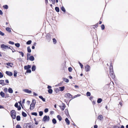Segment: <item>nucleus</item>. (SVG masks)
I'll return each instance as SVG.
<instances>
[{"mask_svg": "<svg viewBox=\"0 0 128 128\" xmlns=\"http://www.w3.org/2000/svg\"><path fill=\"white\" fill-rule=\"evenodd\" d=\"M36 104V101L34 99H32V102L30 105V110H32L34 109Z\"/></svg>", "mask_w": 128, "mask_h": 128, "instance_id": "obj_1", "label": "nucleus"}, {"mask_svg": "<svg viewBox=\"0 0 128 128\" xmlns=\"http://www.w3.org/2000/svg\"><path fill=\"white\" fill-rule=\"evenodd\" d=\"M24 128H34L33 126H32V123L31 122L26 123L24 124Z\"/></svg>", "mask_w": 128, "mask_h": 128, "instance_id": "obj_2", "label": "nucleus"}, {"mask_svg": "<svg viewBox=\"0 0 128 128\" xmlns=\"http://www.w3.org/2000/svg\"><path fill=\"white\" fill-rule=\"evenodd\" d=\"M11 114V116L12 118L14 119H15L16 118V112L15 110H12L10 112Z\"/></svg>", "mask_w": 128, "mask_h": 128, "instance_id": "obj_3", "label": "nucleus"}, {"mask_svg": "<svg viewBox=\"0 0 128 128\" xmlns=\"http://www.w3.org/2000/svg\"><path fill=\"white\" fill-rule=\"evenodd\" d=\"M50 119V118L48 116L45 115L44 117L42 120V121L46 122V121L48 122Z\"/></svg>", "mask_w": 128, "mask_h": 128, "instance_id": "obj_4", "label": "nucleus"}, {"mask_svg": "<svg viewBox=\"0 0 128 128\" xmlns=\"http://www.w3.org/2000/svg\"><path fill=\"white\" fill-rule=\"evenodd\" d=\"M1 48H2L5 49L10 48V47H9L8 46L4 44H2L1 45Z\"/></svg>", "mask_w": 128, "mask_h": 128, "instance_id": "obj_5", "label": "nucleus"}, {"mask_svg": "<svg viewBox=\"0 0 128 128\" xmlns=\"http://www.w3.org/2000/svg\"><path fill=\"white\" fill-rule=\"evenodd\" d=\"M110 76L112 78H115V75L113 71V69H111L110 71Z\"/></svg>", "mask_w": 128, "mask_h": 128, "instance_id": "obj_6", "label": "nucleus"}, {"mask_svg": "<svg viewBox=\"0 0 128 128\" xmlns=\"http://www.w3.org/2000/svg\"><path fill=\"white\" fill-rule=\"evenodd\" d=\"M64 96L66 98H72V96L70 93H67L66 94L64 95Z\"/></svg>", "mask_w": 128, "mask_h": 128, "instance_id": "obj_7", "label": "nucleus"}, {"mask_svg": "<svg viewBox=\"0 0 128 128\" xmlns=\"http://www.w3.org/2000/svg\"><path fill=\"white\" fill-rule=\"evenodd\" d=\"M85 70L86 72L90 71V66L88 65H86L85 67Z\"/></svg>", "mask_w": 128, "mask_h": 128, "instance_id": "obj_8", "label": "nucleus"}, {"mask_svg": "<svg viewBox=\"0 0 128 128\" xmlns=\"http://www.w3.org/2000/svg\"><path fill=\"white\" fill-rule=\"evenodd\" d=\"M46 37L47 40L48 42H50L51 39V36L50 34H48L46 35Z\"/></svg>", "mask_w": 128, "mask_h": 128, "instance_id": "obj_9", "label": "nucleus"}, {"mask_svg": "<svg viewBox=\"0 0 128 128\" xmlns=\"http://www.w3.org/2000/svg\"><path fill=\"white\" fill-rule=\"evenodd\" d=\"M6 73L8 76H11L13 75L12 73V72L10 71H6Z\"/></svg>", "mask_w": 128, "mask_h": 128, "instance_id": "obj_10", "label": "nucleus"}, {"mask_svg": "<svg viewBox=\"0 0 128 128\" xmlns=\"http://www.w3.org/2000/svg\"><path fill=\"white\" fill-rule=\"evenodd\" d=\"M60 108L62 110H63L66 107V106L64 103H62V106H60Z\"/></svg>", "mask_w": 128, "mask_h": 128, "instance_id": "obj_11", "label": "nucleus"}, {"mask_svg": "<svg viewBox=\"0 0 128 128\" xmlns=\"http://www.w3.org/2000/svg\"><path fill=\"white\" fill-rule=\"evenodd\" d=\"M31 66L29 65H28L27 66H25L24 67V69L25 70L29 69L31 68Z\"/></svg>", "mask_w": 128, "mask_h": 128, "instance_id": "obj_12", "label": "nucleus"}, {"mask_svg": "<svg viewBox=\"0 0 128 128\" xmlns=\"http://www.w3.org/2000/svg\"><path fill=\"white\" fill-rule=\"evenodd\" d=\"M24 91L25 92L31 94L32 93V91L30 90H29L28 89H25L24 90Z\"/></svg>", "mask_w": 128, "mask_h": 128, "instance_id": "obj_13", "label": "nucleus"}, {"mask_svg": "<svg viewBox=\"0 0 128 128\" xmlns=\"http://www.w3.org/2000/svg\"><path fill=\"white\" fill-rule=\"evenodd\" d=\"M36 69V66L35 65H32V71H34Z\"/></svg>", "mask_w": 128, "mask_h": 128, "instance_id": "obj_14", "label": "nucleus"}, {"mask_svg": "<svg viewBox=\"0 0 128 128\" xmlns=\"http://www.w3.org/2000/svg\"><path fill=\"white\" fill-rule=\"evenodd\" d=\"M29 59L30 61H33L34 60V58L33 56H30Z\"/></svg>", "mask_w": 128, "mask_h": 128, "instance_id": "obj_15", "label": "nucleus"}, {"mask_svg": "<svg viewBox=\"0 0 128 128\" xmlns=\"http://www.w3.org/2000/svg\"><path fill=\"white\" fill-rule=\"evenodd\" d=\"M0 84H1L2 86L6 84L5 83H4V80H0Z\"/></svg>", "mask_w": 128, "mask_h": 128, "instance_id": "obj_16", "label": "nucleus"}, {"mask_svg": "<svg viewBox=\"0 0 128 128\" xmlns=\"http://www.w3.org/2000/svg\"><path fill=\"white\" fill-rule=\"evenodd\" d=\"M8 91L9 93L12 94L13 92V90L12 89L10 88H9L8 89Z\"/></svg>", "mask_w": 128, "mask_h": 128, "instance_id": "obj_17", "label": "nucleus"}, {"mask_svg": "<svg viewBox=\"0 0 128 128\" xmlns=\"http://www.w3.org/2000/svg\"><path fill=\"white\" fill-rule=\"evenodd\" d=\"M65 121L68 125L70 124V122L67 118H66Z\"/></svg>", "mask_w": 128, "mask_h": 128, "instance_id": "obj_18", "label": "nucleus"}, {"mask_svg": "<svg viewBox=\"0 0 128 128\" xmlns=\"http://www.w3.org/2000/svg\"><path fill=\"white\" fill-rule=\"evenodd\" d=\"M6 64L8 66H9L10 67H12L13 66V64L11 62H8Z\"/></svg>", "mask_w": 128, "mask_h": 128, "instance_id": "obj_19", "label": "nucleus"}, {"mask_svg": "<svg viewBox=\"0 0 128 128\" xmlns=\"http://www.w3.org/2000/svg\"><path fill=\"white\" fill-rule=\"evenodd\" d=\"M0 96L4 98L5 96V94L2 91H1L0 92Z\"/></svg>", "mask_w": 128, "mask_h": 128, "instance_id": "obj_20", "label": "nucleus"}, {"mask_svg": "<svg viewBox=\"0 0 128 128\" xmlns=\"http://www.w3.org/2000/svg\"><path fill=\"white\" fill-rule=\"evenodd\" d=\"M39 97L42 100V101H43V102H44L45 101V100H46L45 98H44L42 96H39Z\"/></svg>", "mask_w": 128, "mask_h": 128, "instance_id": "obj_21", "label": "nucleus"}, {"mask_svg": "<svg viewBox=\"0 0 128 128\" xmlns=\"http://www.w3.org/2000/svg\"><path fill=\"white\" fill-rule=\"evenodd\" d=\"M52 123L54 124H56L57 122V121L56 119L54 118H53L52 120Z\"/></svg>", "mask_w": 128, "mask_h": 128, "instance_id": "obj_22", "label": "nucleus"}, {"mask_svg": "<svg viewBox=\"0 0 128 128\" xmlns=\"http://www.w3.org/2000/svg\"><path fill=\"white\" fill-rule=\"evenodd\" d=\"M57 117L59 121H61L62 120V118L60 115H58L57 116Z\"/></svg>", "mask_w": 128, "mask_h": 128, "instance_id": "obj_23", "label": "nucleus"}, {"mask_svg": "<svg viewBox=\"0 0 128 128\" xmlns=\"http://www.w3.org/2000/svg\"><path fill=\"white\" fill-rule=\"evenodd\" d=\"M22 116L24 117H26L27 116L26 114L24 112H22Z\"/></svg>", "mask_w": 128, "mask_h": 128, "instance_id": "obj_24", "label": "nucleus"}, {"mask_svg": "<svg viewBox=\"0 0 128 128\" xmlns=\"http://www.w3.org/2000/svg\"><path fill=\"white\" fill-rule=\"evenodd\" d=\"M103 118V116L101 115H100L98 117V118L100 120H101Z\"/></svg>", "mask_w": 128, "mask_h": 128, "instance_id": "obj_25", "label": "nucleus"}, {"mask_svg": "<svg viewBox=\"0 0 128 128\" xmlns=\"http://www.w3.org/2000/svg\"><path fill=\"white\" fill-rule=\"evenodd\" d=\"M60 88V90L62 91H63L64 89V86L60 87L59 88Z\"/></svg>", "mask_w": 128, "mask_h": 128, "instance_id": "obj_26", "label": "nucleus"}, {"mask_svg": "<svg viewBox=\"0 0 128 128\" xmlns=\"http://www.w3.org/2000/svg\"><path fill=\"white\" fill-rule=\"evenodd\" d=\"M14 77H16V75L17 73V72L16 70H14Z\"/></svg>", "mask_w": 128, "mask_h": 128, "instance_id": "obj_27", "label": "nucleus"}, {"mask_svg": "<svg viewBox=\"0 0 128 128\" xmlns=\"http://www.w3.org/2000/svg\"><path fill=\"white\" fill-rule=\"evenodd\" d=\"M16 120L18 121H19L20 120V116H16Z\"/></svg>", "mask_w": 128, "mask_h": 128, "instance_id": "obj_28", "label": "nucleus"}, {"mask_svg": "<svg viewBox=\"0 0 128 128\" xmlns=\"http://www.w3.org/2000/svg\"><path fill=\"white\" fill-rule=\"evenodd\" d=\"M6 30L9 32H11L10 28L8 27H6Z\"/></svg>", "mask_w": 128, "mask_h": 128, "instance_id": "obj_29", "label": "nucleus"}, {"mask_svg": "<svg viewBox=\"0 0 128 128\" xmlns=\"http://www.w3.org/2000/svg\"><path fill=\"white\" fill-rule=\"evenodd\" d=\"M55 10L58 12H59L60 11L59 8L58 7H56L55 8Z\"/></svg>", "mask_w": 128, "mask_h": 128, "instance_id": "obj_30", "label": "nucleus"}, {"mask_svg": "<svg viewBox=\"0 0 128 128\" xmlns=\"http://www.w3.org/2000/svg\"><path fill=\"white\" fill-rule=\"evenodd\" d=\"M102 101V99L101 98H99L97 100V102L98 103H100Z\"/></svg>", "mask_w": 128, "mask_h": 128, "instance_id": "obj_31", "label": "nucleus"}, {"mask_svg": "<svg viewBox=\"0 0 128 128\" xmlns=\"http://www.w3.org/2000/svg\"><path fill=\"white\" fill-rule=\"evenodd\" d=\"M27 51L28 52L30 53L31 52V50L30 46L27 47Z\"/></svg>", "mask_w": 128, "mask_h": 128, "instance_id": "obj_32", "label": "nucleus"}, {"mask_svg": "<svg viewBox=\"0 0 128 128\" xmlns=\"http://www.w3.org/2000/svg\"><path fill=\"white\" fill-rule=\"evenodd\" d=\"M48 92L49 94H51L53 92V90L52 89H49L48 90Z\"/></svg>", "mask_w": 128, "mask_h": 128, "instance_id": "obj_33", "label": "nucleus"}, {"mask_svg": "<svg viewBox=\"0 0 128 128\" xmlns=\"http://www.w3.org/2000/svg\"><path fill=\"white\" fill-rule=\"evenodd\" d=\"M32 42V41L31 40H29L26 42V44L28 45L30 44Z\"/></svg>", "mask_w": 128, "mask_h": 128, "instance_id": "obj_34", "label": "nucleus"}, {"mask_svg": "<svg viewBox=\"0 0 128 128\" xmlns=\"http://www.w3.org/2000/svg\"><path fill=\"white\" fill-rule=\"evenodd\" d=\"M64 80L66 82V83H68L69 82V80L68 79L66 78H63Z\"/></svg>", "mask_w": 128, "mask_h": 128, "instance_id": "obj_35", "label": "nucleus"}, {"mask_svg": "<svg viewBox=\"0 0 128 128\" xmlns=\"http://www.w3.org/2000/svg\"><path fill=\"white\" fill-rule=\"evenodd\" d=\"M3 8L4 9H7L8 8V6L7 5H6L3 6Z\"/></svg>", "mask_w": 128, "mask_h": 128, "instance_id": "obj_36", "label": "nucleus"}, {"mask_svg": "<svg viewBox=\"0 0 128 128\" xmlns=\"http://www.w3.org/2000/svg\"><path fill=\"white\" fill-rule=\"evenodd\" d=\"M61 9L64 12H65L66 11L64 8L63 6L61 7Z\"/></svg>", "mask_w": 128, "mask_h": 128, "instance_id": "obj_37", "label": "nucleus"}, {"mask_svg": "<svg viewBox=\"0 0 128 128\" xmlns=\"http://www.w3.org/2000/svg\"><path fill=\"white\" fill-rule=\"evenodd\" d=\"M101 27L102 30H103L104 29L105 26L104 24L102 25L101 26Z\"/></svg>", "mask_w": 128, "mask_h": 128, "instance_id": "obj_38", "label": "nucleus"}, {"mask_svg": "<svg viewBox=\"0 0 128 128\" xmlns=\"http://www.w3.org/2000/svg\"><path fill=\"white\" fill-rule=\"evenodd\" d=\"M32 115L35 116H37V113L36 112H33L31 113Z\"/></svg>", "mask_w": 128, "mask_h": 128, "instance_id": "obj_39", "label": "nucleus"}, {"mask_svg": "<svg viewBox=\"0 0 128 128\" xmlns=\"http://www.w3.org/2000/svg\"><path fill=\"white\" fill-rule=\"evenodd\" d=\"M15 45L17 47H19L20 46V44L18 43H16L15 44Z\"/></svg>", "mask_w": 128, "mask_h": 128, "instance_id": "obj_40", "label": "nucleus"}, {"mask_svg": "<svg viewBox=\"0 0 128 128\" xmlns=\"http://www.w3.org/2000/svg\"><path fill=\"white\" fill-rule=\"evenodd\" d=\"M43 114V112L42 111H40L39 112V115L40 116H42Z\"/></svg>", "mask_w": 128, "mask_h": 128, "instance_id": "obj_41", "label": "nucleus"}, {"mask_svg": "<svg viewBox=\"0 0 128 128\" xmlns=\"http://www.w3.org/2000/svg\"><path fill=\"white\" fill-rule=\"evenodd\" d=\"M53 40V42L54 43V44H56V39L55 38H53L52 39Z\"/></svg>", "mask_w": 128, "mask_h": 128, "instance_id": "obj_42", "label": "nucleus"}, {"mask_svg": "<svg viewBox=\"0 0 128 128\" xmlns=\"http://www.w3.org/2000/svg\"><path fill=\"white\" fill-rule=\"evenodd\" d=\"M18 52L20 54L22 57H23L24 56V53L22 52L19 51Z\"/></svg>", "mask_w": 128, "mask_h": 128, "instance_id": "obj_43", "label": "nucleus"}, {"mask_svg": "<svg viewBox=\"0 0 128 128\" xmlns=\"http://www.w3.org/2000/svg\"><path fill=\"white\" fill-rule=\"evenodd\" d=\"M86 96H90V93L89 92H87L86 93Z\"/></svg>", "mask_w": 128, "mask_h": 128, "instance_id": "obj_44", "label": "nucleus"}, {"mask_svg": "<svg viewBox=\"0 0 128 128\" xmlns=\"http://www.w3.org/2000/svg\"><path fill=\"white\" fill-rule=\"evenodd\" d=\"M8 43L9 44H11L12 45H13L14 44V42H12L11 41H10L9 42H8Z\"/></svg>", "mask_w": 128, "mask_h": 128, "instance_id": "obj_45", "label": "nucleus"}, {"mask_svg": "<svg viewBox=\"0 0 128 128\" xmlns=\"http://www.w3.org/2000/svg\"><path fill=\"white\" fill-rule=\"evenodd\" d=\"M80 96V94H77V95L75 96H74L73 97V98H76L78 96Z\"/></svg>", "mask_w": 128, "mask_h": 128, "instance_id": "obj_46", "label": "nucleus"}, {"mask_svg": "<svg viewBox=\"0 0 128 128\" xmlns=\"http://www.w3.org/2000/svg\"><path fill=\"white\" fill-rule=\"evenodd\" d=\"M31 72V70L30 69H28L26 70V72L27 73H30Z\"/></svg>", "mask_w": 128, "mask_h": 128, "instance_id": "obj_47", "label": "nucleus"}, {"mask_svg": "<svg viewBox=\"0 0 128 128\" xmlns=\"http://www.w3.org/2000/svg\"><path fill=\"white\" fill-rule=\"evenodd\" d=\"M16 128H22V127L20 125L17 124L16 126Z\"/></svg>", "mask_w": 128, "mask_h": 128, "instance_id": "obj_48", "label": "nucleus"}, {"mask_svg": "<svg viewBox=\"0 0 128 128\" xmlns=\"http://www.w3.org/2000/svg\"><path fill=\"white\" fill-rule=\"evenodd\" d=\"M8 90L6 88H5L4 90V92L6 93L7 92Z\"/></svg>", "mask_w": 128, "mask_h": 128, "instance_id": "obj_49", "label": "nucleus"}, {"mask_svg": "<svg viewBox=\"0 0 128 128\" xmlns=\"http://www.w3.org/2000/svg\"><path fill=\"white\" fill-rule=\"evenodd\" d=\"M78 63L79 64L81 68H82L83 67V65L82 64H81L79 62H78Z\"/></svg>", "mask_w": 128, "mask_h": 128, "instance_id": "obj_50", "label": "nucleus"}, {"mask_svg": "<svg viewBox=\"0 0 128 128\" xmlns=\"http://www.w3.org/2000/svg\"><path fill=\"white\" fill-rule=\"evenodd\" d=\"M68 71L69 72H71L72 70V69L71 67H70L68 68Z\"/></svg>", "mask_w": 128, "mask_h": 128, "instance_id": "obj_51", "label": "nucleus"}, {"mask_svg": "<svg viewBox=\"0 0 128 128\" xmlns=\"http://www.w3.org/2000/svg\"><path fill=\"white\" fill-rule=\"evenodd\" d=\"M14 106L16 108L18 107V102H16V103L15 104H14Z\"/></svg>", "mask_w": 128, "mask_h": 128, "instance_id": "obj_52", "label": "nucleus"}, {"mask_svg": "<svg viewBox=\"0 0 128 128\" xmlns=\"http://www.w3.org/2000/svg\"><path fill=\"white\" fill-rule=\"evenodd\" d=\"M0 35L3 36L4 35V33L0 31Z\"/></svg>", "mask_w": 128, "mask_h": 128, "instance_id": "obj_53", "label": "nucleus"}, {"mask_svg": "<svg viewBox=\"0 0 128 128\" xmlns=\"http://www.w3.org/2000/svg\"><path fill=\"white\" fill-rule=\"evenodd\" d=\"M112 64H110V70H111V69H113L112 66Z\"/></svg>", "mask_w": 128, "mask_h": 128, "instance_id": "obj_54", "label": "nucleus"}, {"mask_svg": "<svg viewBox=\"0 0 128 128\" xmlns=\"http://www.w3.org/2000/svg\"><path fill=\"white\" fill-rule=\"evenodd\" d=\"M48 109L47 108H45L44 110V112L45 113H46L48 112Z\"/></svg>", "mask_w": 128, "mask_h": 128, "instance_id": "obj_55", "label": "nucleus"}, {"mask_svg": "<svg viewBox=\"0 0 128 128\" xmlns=\"http://www.w3.org/2000/svg\"><path fill=\"white\" fill-rule=\"evenodd\" d=\"M3 76V74L1 72H0V78H2Z\"/></svg>", "mask_w": 128, "mask_h": 128, "instance_id": "obj_56", "label": "nucleus"}, {"mask_svg": "<svg viewBox=\"0 0 128 128\" xmlns=\"http://www.w3.org/2000/svg\"><path fill=\"white\" fill-rule=\"evenodd\" d=\"M17 108H18V110H20L21 109V107L20 106H18V107Z\"/></svg>", "mask_w": 128, "mask_h": 128, "instance_id": "obj_57", "label": "nucleus"}, {"mask_svg": "<svg viewBox=\"0 0 128 128\" xmlns=\"http://www.w3.org/2000/svg\"><path fill=\"white\" fill-rule=\"evenodd\" d=\"M114 128H120V127L118 126H116L114 127Z\"/></svg>", "mask_w": 128, "mask_h": 128, "instance_id": "obj_58", "label": "nucleus"}, {"mask_svg": "<svg viewBox=\"0 0 128 128\" xmlns=\"http://www.w3.org/2000/svg\"><path fill=\"white\" fill-rule=\"evenodd\" d=\"M98 23H97L95 25H94V26H95L96 28L98 26Z\"/></svg>", "mask_w": 128, "mask_h": 128, "instance_id": "obj_59", "label": "nucleus"}, {"mask_svg": "<svg viewBox=\"0 0 128 128\" xmlns=\"http://www.w3.org/2000/svg\"><path fill=\"white\" fill-rule=\"evenodd\" d=\"M5 82H6L7 83V84H8L9 83V81H8V80H5Z\"/></svg>", "mask_w": 128, "mask_h": 128, "instance_id": "obj_60", "label": "nucleus"}, {"mask_svg": "<svg viewBox=\"0 0 128 128\" xmlns=\"http://www.w3.org/2000/svg\"><path fill=\"white\" fill-rule=\"evenodd\" d=\"M51 88V86H48L47 87V88L49 89H50V88Z\"/></svg>", "mask_w": 128, "mask_h": 128, "instance_id": "obj_61", "label": "nucleus"}, {"mask_svg": "<svg viewBox=\"0 0 128 128\" xmlns=\"http://www.w3.org/2000/svg\"><path fill=\"white\" fill-rule=\"evenodd\" d=\"M33 94H34V96H37L38 95L37 94H36V93L35 92H34Z\"/></svg>", "mask_w": 128, "mask_h": 128, "instance_id": "obj_62", "label": "nucleus"}, {"mask_svg": "<svg viewBox=\"0 0 128 128\" xmlns=\"http://www.w3.org/2000/svg\"><path fill=\"white\" fill-rule=\"evenodd\" d=\"M30 54L27 53V57H28V56L30 55Z\"/></svg>", "mask_w": 128, "mask_h": 128, "instance_id": "obj_63", "label": "nucleus"}, {"mask_svg": "<svg viewBox=\"0 0 128 128\" xmlns=\"http://www.w3.org/2000/svg\"><path fill=\"white\" fill-rule=\"evenodd\" d=\"M3 12L1 10H0V14L2 15V14Z\"/></svg>", "mask_w": 128, "mask_h": 128, "instance_id": "obj_64", "label": "nucleus"}]
</instances>
